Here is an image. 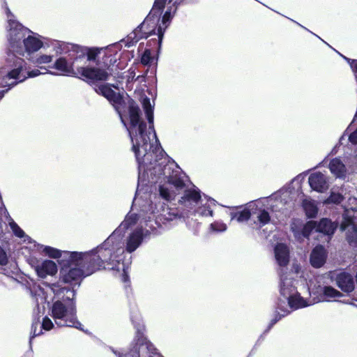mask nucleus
I'll list each match as a JSON object with an SVG mask.
<instances>
[{"mask_svg":"<svg viewBox=\"0 0 357 357\" xmlns=\"http://www.w3.org/2000/svg\"><path fill=\"white\" fill-rule=\"evenodd\" d=\"M159 193L162 199L167 201H169L171 199V194L169 189L162 185L159 186Z\"/></svg>","mask_w":357,"mask_h":357,"instance_id":"obj_42","label":"nucleus"},{"mask_svg":"<svg viewBox=\"0 0 357 357\" xmlns=\"http://www.w3.org/2000/svg\"><path fill=\"white\" fill-rule=\"evenodd\" d=\"M136 159H137V158H136ZM141 160H143V158H140V157L139 156V160H137V162H138L139 164L142 162Z\"/></svg>","mask_w":357,"mask_h":357,"instance_id":"obj_57","label":"nucleus"},{"mask_svg":"<svg viewBox=\"0 0 357 357\" xmlns=\"http://www.w3.org/2000/svg\"><path fill=\"white\" fill-rule=\"evenodd\" d=\"M171 9H168L164 13L162 17V23L163 25H165L167 22H169L171 20Z\"/></svg>","mask_w":357,"mask_h":357,"instance_id":"obj_49","label":"nucleus"},{"mask_svg":"<svg viewBox=\"0 0 357 357\" xmlns=\"http://www.w3.org/2000/svg\"><path fill=\"white\" fill-rule=\"evenodd\" d=\"M197 212L202 215H204V216H212L213 215V211L211 210V208H210V206H204V207H201L199 208V210L197 211Z\"/></svg>","mask_w":357,"mask_h":357,"instance_id":"obj_46","label":"nucleus"},{"mask_svg":"<svg viewBox=\"0 0 357 357\" xmlns=\"http://www.w3.org/2000/svg\"><path fill=\"white\" fill-rule=\"evenodd\" d=\"M41 326L43 329L45 331H50L53 328L54 324L52 320L48 317L46 316L43 319Z\"/></svg>","mask_w":357,"mask_h":357,"instance_id":"obj_44","label":"nucleus"},{"mask_svg":"<svg viewBox=\"0 0 357 357\" xmlns=\"http://www.w3.org/2000/svg\"><path fill=\"white\" fill-rule=\"evenodd\" d=\"M10 59L13 61V64L10 65V66L13 67V68L6 74V77L9 79H20V73L25 64V61L20 57L16 56L15 54L12 55V58Z\"/></svg>","mask_w":357,"mask_h":357,"instance_id":"obj_16","label":"nucleus"},{"mask_svg":"<svg viewBox=\"0 0 357 357\" xmlns=\"http://www.w3.org/2000/svg\"><path fill=\"white\" fill-rule=\"evenodd\" d=\"M10 89H6V90H1L0 91V98H2L4 96V94L8 92V91Z\"/></svg>","mask_w":357,"mask_h":357,"instance_id":"obj_56","label":"nucleus"},{"mask_svg":"<svg viewBox=\"0 0 357 357\" xmlns=\"http://www.w3.org/2000/svg\"><path fill=\"white\" fill-rule=\"evenodd\" d=\"M258 221L259 222L261 226H264L269 223L271 221V216L269 213L265 209L261 210L258 216Z\"/></svg>","mask_w":357,"mask_h":357,"instance_id":"obj_35","label":"nucleus"},{"mask_svg":"<svg viewBox=\"0 0 357 357\" xmlns=\"http://www.w3.org/2000/svg\"><path fill=\"white\" fill-rule=\"evenodd\" d=\"M153 119H154V116L152 118L151 121H148V123H149V133L151 132H153V134H154V136L155 137H157L156 132H155V128H154V125H153Z\"/></svg>","mask_w":357,"mask_h":357,"instance_id":"obj_52","label":"nucleus"},{"mask_svg":"<svg viewBox=\"0 0 357 357\" xmlns=\"http://www.w3.org/2000/svg\"><path fill=\"white\" fill-rule=\"evenodd\" d=\"M109 77L105 80H96L93 83H88L89 85L93 86L94 91L100 96L105 97L109 102H111L115 107L116 105H121L124 100L123 96L119 93L115 92L112 88V85L106 84H98L99 82H106ZM117 109V108H116Z\"/></svg>","mask_w":357,"mask_h":357,"instance_id":"obj_8","label":"nucleus"},{"mask_svg":"<svg viewBox=\"0 0 357 357\" xmlns=\"http://www.w3.org/2000/svg\"><path fill=\"white\" fill-rule=\"evenodd\" d=\"M335 281L337 287L347 293L352 292L355 289L353 276L347 272H340L336 275Z\"/></svg>","mask_w":357,"mask_h":357,"instance_id":"obj_12","label":"nucleus"},{"mask_svg":"<svg viewBox=\"0 0 357 357\" xmlns=\"http://www.w3.org/2000/svg\"><path fill=\"white\" fill-rule=\"evenodd\" d=\"M327 256V251L324 245H316L312 249L310 256V262L311 266L315 268L322 267L326 261Z\"/></svg>","mask_w":357,"mask_h":357,"instance_id":"obj_11","label":"nucleus"},{"mask_svg":"<svg viewBox=\"0 0 357 357\" xmlns=\"http://www.w3.org/2000/svg\"><path fill=\"white\" fill-rule=\"evenodd\" d=\"M327 200L329 203L339 204L344 200V197L340 193H331Z\"/></svg>","mask_w":357,"mask_h":357,"instance_id":"obj_40","label":"nucleus"},{"mask_svg":"<svg viewBox=\"0 0 357 357\" xmlns=\"http://www.w3.org/2000/svg\"><path fill=\"white\" fill-rule=\"evenodd\" d=\"M5 4H6V2ZM6 13L8 17L13 16V14L7 5H6Z\"/></svg>","mask_w":357,"mask_h":357,"instance_id":"obj_55","label":"nucleus"},{"mask_svg":"<svg viewBox=\"0 0 357 357\" xmlns=\"http://www.w3.org/2000/svg\"><path fill=\"white\" fill-rule=\"evenodd\" d=\"M275 259L280 266H286L289 262V250L284 243H278L274 249Z\"/></svg>","mask_w":357,"mask_h":357,"instance_id":"obj_15","label":"nucleus"},{"mask_svg":"<svg viewBox=\"0 0 357 357\" xmlns=\"http://www.w3.org/2000/svg\"><path fill=\"white\" fill-rule=\"evenodd\" d=\"M75 287H61L59 290V294L61 295L63 302H69L71 307H75L74 300L75 298Z\"/></svg>","mask_w":357,"mask_h":357,"instance_id":"obj_24","label":"nucleus"},{"mask_svg":"<svg viewBox=\"0 0 357 357\" xmlns=\"http://www.w3.org/2000/svg\"><path fill=\"white\" fill-rule=\"evenodd\" d=\"M122 281L123 282H127L129 281L128 274L125 270H123V273L122 274Z\"/></svg>","mask_w":357,"mask_h":357,"instance_id":"obj_54","label":"nucleus"},{"mask_svg":"<svg viewBox=\"0 0 357 357\" xmlns=\"http://www.w3.org/2000/svg\"><path fill=\"white\" fill-rule=\"evenodd\" d=\"M143 232L141 229L135 230L128 238L126 250L128 252H134L142 243Z\"/></svg>","mask_w":357,"mask_h":357,"instance_id":"obj_17","label":"nucleus"},{"mask_svg":"<svg viewBox=\"0 0 357 357\" xmlns=\"http://www.w3.org/2000/svg\"><path fill=\"white\" fill-rule=\"evenodd\" d=\"M138 220L137 215L135 213H132L130 215H127L124 219V220L120 225V227L124 230L129 229L130 227L135 225Z\"/></svg>","mask_w":357,"mask_h":357,"instance_id":"obj_30","label":"nucleus"},{"mask_svg":"<svg viewBox=\"0 0 357 357\" xmlns=\"http://www.w3.org/2000/svg\"><path fill=\"white\" fill-rule=\"evenodd\" d=\"M252 213L248 208H244L241 211L231 212L230 216L232 220H236L238 222L248 221L251 217Z\"/></svg>","mask_w":357,"mask_h":357,"instance_id":"obj_25","label":"nucleus"},{"mask_svg":"<svg viewBox=\"0 0 357 357\" xmlns=\"http://www.w3.org/2000/svg\"><path fill=\"white\" fill-rule=\"evenodd\" d=\"M43 45V43L40 39L32 36H28L24 40V43L22 44L24 53L25 52L29 53L37 52L42 47Z\"/></svg>","mask_w":357,"mask_h":357,"instance_id":"obj_21","label":"nucleus"},{"mask_svg":"<svg viewBox=\"0 0 357 357\" xmlns=\"http://www.w3.org/2000/svg\"><path fill=\"white\" fill-rule=\"evenodd\" d=\"M143 39V36L136 31L135 29L130 34H128L125 39L122 40L125 43V47H130L135 45L139 40Z\"/></svg>","mask_w":357,"mask_h":357,"instance_id":"obj_27","label":"nucleus"},{"mask_svg":"<svg viewBox=\"0 0 357 357\" xmlns=\"http://www.w3.org/2000/svg\"><path fill=\"white\" fill-rule=\"evenodd\" d=\"M336 229V225L328 218H322L317 222V232L328 236L333 235Z\"/></svg>","mask_w":357,"mask_h":357,"instance_id":"obj_22","label":"nucleus"},{"mask_svg":"<svg viewBox=\"0 0 357 357\" xmlns=\"http://www.w3.org/2000/svg\"><path fill=\"white\" fill-rule=\"evenodd\" d=\"M59 264L61 266L59 281L68 284L70 287H79L83 279L86 277L82 268L75 266L74 262L70 261L69 255H65V252L59 261Z\"/></svg>","mask_w":357,"mask_h":357,"instance_id":"obj_4","label":"nucleus"},{"mask_svg":"<svg viewBox=\"0 0 357 357\" xmlns=\"http://www.w3.org/2000/svg\"><path fill=\"white\" fill-rule=\"evenodd\" d=\"M8 79H9L8 78L6 77V75H1V74L0 73V87L8 86V89H11L12 87L15 86L19 82L14 81L12 83L9 84L8 82Z\"/></svg>","mask_w":357,"mask_h":357,"instance_id":"obj_41","label":"nucleus"},{"mask_svg":"<svg viewBox=\"0 0 357 357\" xmlns=\"http://www.w3.org/2000/svg\"><path fill=\"white\" fill-rule=\"evenodd\" d=\"M323 294L324 296L330 298H339L342 296L341 292L331 286H325L323 289Z\"/></svg>","mask_w":357,"mask_h":357,"instance_id":"obj_34","label":"nucleus"},{"mask_svg":"<svg viewBox=\"0 0 357 357\" xmlns=\"http://www.w3.org/2000/svg\"><path fill=\"white\" fill-rule=\"evenodd\" d=\"M281 319V315H280L279 314H277L275 317L274 319H273L268 326V329H271L280 319Z\"/></svg>","mask_w":357,"mask_h":357,"instance_id":"obj_51","label":"nucleus"},{"mask_svg":"<svg viewBox=\"0 0 357 357\" xmlns=\"http://www.w3.org/2000/svg\"><path fill=\"white\" fill-rule=\"evenodd\" d=\"M340 228L346 232V240L349 245L357 248V208H347L342 215Z\"/></svg>","mask_w":357,"mask_h":357,"instance_id":"obj_7","label":"nucleus"},{"mask_svg":"<svg viewBox=\"0 0 357 357\" xmlns=\"http://www.w3.org/2000/svg\"><path fill=\"white\" fill-rule=\"evenodd\" d=\"M49 68L58 70L59 73H52L54 75H63L75 77L82 79L86 83H93L96 80H105L109 77V73L103 68L98 67H79L74 70L73 63H68L66 58L61 56L58 58L53 66Z\"/></svg>","mask_w":357,"mask_h":357,"instance_id":"obj_2","label":"nucleus"},{"mask_svg":"<svg viewBox=\"0 0 357 357\" xmlns=\"http://www.w3.org/2000/svg\"><path fill=\"white\" fill-rule=\"evenodd\" d=\"M133 324H134L135 328L136 329V331L135 333L134 338H133L132 342L130 343V348L126 354H120L119 353L118 357H131L130 356H133V357H135L133 352L136 351L138 353V351H140L139 350L140 349H139V348H141V346L140 347L139 346V344H138L139 342L137 340L138 337L141 338V335H139L140 331L138 329L137 324L133 323Z\"/></svg>","mask_w":357,"mask_h":357,"instance_id":"obj_23","label":"nucleus"},{"mask_svg":"<svg viewBox=\"0 0 357 357\" xmlns=\"http://www.w3.org/2000/svg\"><path fill=\"white\" fill-rule=\"evenodd\" d=\"M166 28L167 25L165 27H162L161 25L158 26V32L156 33L158 38H152L147 41L146 46L148 49H151L152 52L156 51L159 52Z\"/></svg>","mask_w":357,"mask_h":357,"instance_id":"obj_20","label":"nucleus"},{"mask_svg":"<svg viewBox=\"0 0 357 357\" xmlns=\"http://www.w3.org/2000/svg\"><path fill=\"white\" fill-rule=\"evenodd\" d=\"M8 22L9 26V43L11 50L19 55L23 56L24 47L22 44L30 30L16 20L10 19Z\"/></svg>","mask_w":357,"mask_h":357,"instance_id":"obj_6","label":"nucleus"},{"mask_svg":"<svg viewBox=\"0 0 357 357\" xmlns=\"http://www.w3.org/2000/svg\"><path fill=\"white\" fill-rule=\"evenodd\" d=\"M142 105L144 110L147 121H151L152 118L153 117V108L151 105L149 98L146 96L144 98L142 102Z\"/></svg>","mask_w":357,"mask_h":357,"instance_id":"obj_31","label":"nucleus"},{"mask_svg":"<svg viewBox=\"0 0 357 357\" xmlns=\"http://www.w3.org/2000/svg\"><path fill=\"white\" fill-rule=\"evenodd\" d=\"M42 74L41 72L38 69H34L27 72V76H24L19 82H22L25 80L27 77H35Z\"/></svg>","mask_w":357,"mask_h":357,"instance_id":"obj_47","label":"nucleus"},{"mask_svg":"<svg viewBox=\"0 0 357 357\" xmlns=\"http://www.w3.org/2000/svg\"><path fill=\"white\" fill-rule=\"evenodd\" d=\"M331 172L337 178H344L347 168L342 160L338 158H333L328 165Z\"/></svg>","mask_w":357,"mask_h":357,"instance_id":"obj_18","label":"nucleus"},{"mask_svg":"<svg viewBox=\"0 0 357 357\" xmlns=\"http://www.w3.org/2000/svg\"><path fill=\"white\" fill-rule=\"evenodd\" d=\"M166 2L167 0H155L153 8L149 12V14L152 15L153 17L159 18L165 8Z\"/></svg>","mask_w":357,"mask_h":357,"instance_id":"obj_28","label":"nucleus"},{"mask_svg":"<svg viewBox=\"0 0 357 357\" xmlns=\"http://www.w3.org/2000/svg\"><path fill=\"white\" fill-rule=\"evenodd\" d=\"M162 164V162L158 165V174L165 176L167 179V183L173 185L176 189H183L185 185L183 180L177 175V173L175 175L174 174V170L172 169L168 164L161 167Z\"/></svg>","mask_w":357,"mask_h":357,"instance_id":"obj_10","label":"nucleus"},{"mask_svg":"<svg viewBox=\"0 0 357 357\" xmlns=\"http://www.w3.org/2000/svg\"><path fill=\"white\" fill-rule=\"evenodd\" d=\"M38 277L45 278L47 275H54L57 273L56 264L52 260H45L35 268Z\"/></svg>","mask_w":357,"mask_h":357,"instance_id":"obj_14","label":"nucleus"},{"mask_svg":"<svg viewBox=\"0 0 357 357\" xmlns=\"http://www.w3.org/2000/svg\"><path fill=\"white\" fill-rule=\"evenodd\" d=\"M159 20L160 18L153 17L149 13L144 20L135 29L140 36H143V38H147L150 36L155 34V31H158V27L160 25L158 24Z\"/></svg>","mask_w":357,"mask_h":357,"instance_id":"obj_9","label":"nucleus"},{"mask_svg":"<svg viewBox=\"0 0 357 357\" xmlns=\"http://www.w3.org/2000/svg\"><path fill=\"white\" fill-rule=\"evenodd\" d=\"M121 118H122V117L121 116ZM121 120H122V122L124 123V125H126V123L124 122V120L123 119H121Z\"/></svg>","mask_w":357,"mask_h":357,"instance_id":"obj_58","label":"nucleus"},{"mask_svg":"<svg viewBox=\"0 0 357 357\" xmlns=\"http://www.w3.org/2000/svg\"><path fill=\"white\" fill-rule=\"evenodd\" d=\"M108 239L96 248L88 252L65 251V255H69L70 261L75 266L82 268L85 275L89 276L93 273L106 269V266L111 264L114 249L108 247Z\"/></svg>","mask_w":357,"mask_h":357,"instance_id":"obj_1","label":"nucleus"},{"mask_svg":"<svg viewBox=\"0 0 357 357\" xmlns=\"http://www.w3.org/2000/svg\"><path fill=\"white\" fill-rule=\"evenodd\" d=\"M128 115L130 128H137L135 134H133L130 130L128 129V130L132 143V150L135 153V158L139 160V152H140L139 149L142 147L146 151L147 146L150 141V137L146 132V123L142 120L141 110L133 99H130L128 100Z\"/></svg>","mask_w":357,"mask_h":357,"instance_id":"obj_3","label":"nucleus"},{"mask_svg":"<svg viewBox=\"0 0 357 357\" xmlns=\"http://www.w3.org/2000/svg\"><path fill=\"white\" fill-rule=\"evenodd\" d=\"M10 227L13 232V234L19 238H23L25 236L24 231L18 226V225L12 220L10 222Z\"/></svg>","mask_w":357,"mask_h":357,"instance_id":"obj_39","label":"nucleus"},{"mask_svg":"<svg viewBox=\"0 0 357 357\" xmlns=\"http://www.w3.org/2000/svg\"><path fill=\"white\" fill-rule=\"evenodd\" d=\"M288 303L291 307L294 309L306 306L305 301L300 296H290L288 298Z\"/></svg>","mask_w":357,"mask_h":357,"instance_id":"obj_29","label":"nucleus"},{"mask_svg":"<svg viewBox=\"0 0 357 357\" xmlns=\"http://www.w3.org/2000/svg\"><path fill=\"white\" fill-rule=\"evenodd\" d=\"M152 51L151 49L146 48L144 53L141 56V63L144 66L150 65L153 61V57L151 56Z\"/></svg>","mask_w":357,"mask_h":357,"instance_id":"obj_37","label":"nucleus"},{"mask_svg":"<svg viewBox=\"0 0 357 357\" xmlns=\"http://www.w3.org/2000/svg\"><path fill=\"white\" fill-rule=\"evenodd\" d=\"M88 61H95L98 55L100 53V49L98 47H87L86 49Z\"/></svg>","mask_w":357,"mask_h":357,"instance_id":"obj_38","label":"nucleus"},{"mask_svg":"<svg viewBox=\"0 0 357 357\" xmlns=\"http://www.w3.org/2000/svg\"><path fill=\"white\" fill-rule=\"evenodd\" d=\"M314 230L317 231V221H307L302 229V234L304 237H309Z\"/></svg>","mask_w":357,"mask_h":357,"instance_id":"obj_32","label":"nucleus"},{"mask_svg":"<svg viewBox=\"0 0 357 357\" xmlns=\"http://www.w3.org/2000/svg\"><path fill=\"white\" fill-rule=\"evenodd\" d=\"M86 49V47H83L79 45H73L72 46L71 51L76 54L75 59H80L86 56V54L87 53Z\"/></svg>","mask_w":357,"mask_h":357,"instance_id":"obj_36","label":"nucleus"},{"mask_svg":"<svg viewBox=\"0 0 357 357\" xmlns=\"http://www.w3.org/2000/svg\"><path fill=\"white\" fill-rule=\"evenodd\" d=\"M211 229L215 231H223L226 230L227 226L225 223L214 222L211 224Z\"/></svg>","mask_w":357,"mask_h":357,"instance_id":"obj_43","label":"nucleus"},{"mask_svg":"<svg viewBox=\"0 0 357 357\" xmlns=\"http://www.w3.org/2000/svg\"><path fill=\"white\" fill-rule=\"evenodd\" d=\"M349 140L353 144H357V129L350 134Z\"/></svg>","mask_w":357,"mask_h":357,"instance_id":"obj_50","label":"nucleus"},{"mask_svg":"<svg viewBox=\"0 0 357 357\" xmlns=\"http://www.w3.org/2000/svg\"><path fill=\"white\" fill-rule=\"evenodd\" d=\"M200 200L201 194L199 190L188 189L185 190L183 195L179 199V203L186 206L188 203L197 204Z\"/></svg>","mask_w":357,"mask_h":357,"instance_id":"obj_19","label":"nucleus"},{"mask_svg":"<svg viewBox=\"0 0 357 357\" xmlns=\"http://www.w3.org/2000/svg\"><path fill=\"white\" fill-rule=\"evenodd\" d=\"M52 60V56L43 54L38 56L36 60V63L37 64H43V63H49Z\"/></svg>","mask_w":357,"mask_h":357,"instance_id":"obj_45","label":"nucleus"},{"mask_svg":"<svg viewBox=\"0 0 357 357\" xmlns=\"http://www.w3.org/2000/svg\"><path fill=\"white\" fill-rule=\"evenodd\" d=\"M8 263V257L4 250L0 246V265L4 266Z\"/></svg>","mask_w":357,"mask_h":357,"instance_id":"obj_48","label":"nucleus"},{"mask_svg":"<svg viewBox=\"0 0 357 357\" xmlns=\"http://www.w3.org/2000/svg\"><path fill=\"white\" fill-rule=\"evenodd\" d=\"M51 316L59 327H74L83 330L82 324L77 319L75 307H70L68 312L66 305L61 301H56L52 304Z\"/></svg>","mask_w":357,"mask_h":357,"instance_id":"obj_5","label":"nucleus"},{"mask_svg":"<svg viewBox=\"0 0 357 357\" xmlns=\"http://www.w3.org/2000/svg\"><path fill=\"white\" fill-rule=\"evenodd\" d=\"M43 252L48 257L53 259H59L62 257V252L61 250L50 246H45Z\"/></svg>","mask_w":357,"mask_h":357,"instance_id":"obj_33","label":"nucleus"},{"mask_svg":"<svg viewBox=\"0 0 357 357\" xmlns=\"http://www.w3.org/2000/svg\"><path fill=\"white\" fill-rule=\"evenodd\" d=\"M38 322L32 324V326H31V329L33 331V335L31 337L32 338L35 337L36 336H37L40 334V333H36V328L38 326Z\"/></svg>","mask_w":357,"mask_h":357,"instance_id":"obj_53","label":"nucleus"},{"mask_svg":"<svg viewBox=\"0 0 357 357\" xmlns=\"http://www.w3.org/2000/svg\"><path fill=\"white\" fill-rule=\"evenodd\" d=\"M308 182L312 189L317 192H323L328 188L326 177L320 172L310 174Z\"/></svg>","mask_w":357,"mask_h":357,"instance_id":"obj_13","label":"nucleus"},{"mask_svg":"<svg viewBox=\"0 0 357 357\" xmlns=\"http://www.w3.org/2000/svg\"><path fill=\"white\" fill-rule=\"evenodd\" d=\"M303 207L305 215L308 218H313L317 216L318 213V208L311 201L304 200L303 202Z\"/></svg>","mask_w":357,"mask_h":357,"instance_id":"obj_26","label":"nucleus"}]
</instances>
